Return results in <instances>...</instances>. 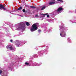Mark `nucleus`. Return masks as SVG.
<instances>
[{
    "instance_id": "f257e3e1",
    "label": "nucleus",
    "mask_w": 76,
    "mask_h": 76,
    "mask_svg": "<svg viewBox=\"0 0 76 76\" xmlns=\"http://www.w3.org/2000/svg\"><path fill=\"white\" fill-rule=\"evenodd\" d=\"M38 23H35L32 26V28L31 29V32H33L38 29V27H37V24Z\"/></svg>"
},
{
    "instance_id": "f03ea898",
    "label": "nucleus",
    "mask_w": 76,
    "mask_h": 76,
    "mask_svg": "<svg viewBox=\"0 0 76 76\" xmlns=\"http://www.w3.org/2000/svg\"><path fill=\"white\" fill-rule=\"evenodd\" d=\"M20 25H21V26L20 27H19L18 29H22V30H23L25 29L24 25H23L22 24L20 23Z\"/></svg>"
},
{
    "instance_id": "7ed1b4c3",
    "label": "nucleus",
    "mask_w": 76,
    "mask_h": 76,
    "mask_svg": "<svg viewBox=\"0 0 76 76\" xmlns=\"http://www.w3.org/2000/svg\"><path fill=\"white\" fill-rule=\"evenodd\" d=\"M60 35L62 37H65L66 36V34L64 31H62L61 33L60 34Z\"/></svg>"
},
{
    "instance_id": "20e7f679",
    "label": "nucleus",
    "mask_w": 76,
    "mask_h": 76,
    "mask_svg": "<svg viewBox=\"0 0 76 76\" xmlns=\"http://www.w3.org/2000/svg\"><path fill=\"white\" fill-rule=\"evenodd\" d=\"M5 7L3 5L0 4V9L1 10H2V9L4 10H6V9L4 8Z\"/></svg>"
},
{
    "instance_id": "39448f33",
    "label": "nucleus",
    "mask_w": 76,
    "mask_h": 76,
    "mask_svg": "<svg viewBox=\"0 0 76 76\" xmlns=\"http://www.w3.org/2000/svg\"><path fill=\"white\" fill-rule=\"evenodd\" d=\"M15 44L16 45V47H19V45H20V41H16L15 42Z\"/></svg>"
},
{
    "instance_id": "423d86ee",
    "label": "nucleus",
    "mask_w": 76,
    "mask_h": 76,
    "mask_svg": "<svg viewBox=\"0 0 76 76\" xmlns=\"http://www.w3.org/2000/svg\"><path fill=\"white\" fill-rule=\"evenodd\" d=\"M61 10H63V8L62 7H59L58 9L57 12H60V11H61Z\"/></svg>"
},
{
    "instance_id": "0eeeda50",
    "label": "nucleus",
    "mask_w": 76,
    "mask_h": 76,
    "mask_svg": "<svg viewBox=\"0 0 76 76\" xmlns=\"http://www.w3.org/2000/svg\"><path fill=\"white\" fill-rule=\"evenodd\" d=\"M7 48V49H10V50H13V48L11 46L10 47H9L8 46H7V47H6Z\"/></svg>"
},
{
    "instance_id": "6e6552de",
    "label": "nucleus",
    "mask_w": 76,
    "mask_h": 76,
    "mask_svg": "<svg viewBox=\"0 0 76 76\" xmlns=\"http://www.w3.org/2000/svg\"><path fill=\"white\" fill-rule=\"evenodd\" d=\"M55 3L56 2L54 1L50 2L49 3V5H52V4H55Z\"/></svg>"
},
{
    "instance_id": "1a4fd4ad",
    "label": "nucleus",
    "mask_w": 76,
    "mask_h": 76,
    "mask_svg": "<svg viewBox=\"0 0 76 76\" xmlns=\"http://www.w3.org/2000/svg\"><path fill=\"white\" fill-rule=\"evenodd\" d=\"M26 24L27 26H30V24L28 22H26Z\"/></svg>"
},
{
    "instance_id": "9d476101",
    "label": "nucleus",
    "mask_w": 76,
    "mask_h": 76,
    "mask_svg": "<svg viewBox=\"0 0 76 76\" xmlns=\"http://www.w3.org/2000/svg\"><path fill=\"white\" fill-rule=\"evenodd\" d=\"M22 11L23 12H24V13H27V12H28V11H25V9H23Z\"/></svg>"
},
{
    "instance_id": "9b49d317",
    "label": "nucleus",
    "mask_w": 76,
    "mask_h": 76,
    "mask_svg": "<svg viewBox=\"0 0 76 76\" xmlns=\"http://www.w3.org/2000/svg\"><path fill=\"white\" fill-rule=\"evenodd\" d=\"M30 8H32V9H35L36 7L34 6H31L30 7Z\"/></svg>"
},
{
    "instance_id": "f8f14e48",
    "label": "nucleus",
    "mask_w": 76,
    "mask_h": 76,
    "mask_svg": "<svg viewBox=\"0 0 76 76\" xmlns=\"http://www.w3.org/2000/svg\"><path fill=\"white\" fill-rule=\"evenodd\" d=\"M45 9V6H44L41 9V10H43L44 9Z\"/></svg>"
},
{
    "instance_id": "ddd939ff",
    "label": "nucleus",
    "mask_w": 76,
    "mask_h": 76,
    "mask_svg": "<svg viewBox=\"0 0 76 76\" xmlns=\"http://www.w3.org/2000/svg\"><path fill=\"white\" fill-rule=\"evenodd\" d=\"M22 9V7H20L19 8H18L17 9V10H21Z\"/></svg>"
},
{
    "instance_id": "4468645a",
    "label": "nucleus",
    "mask_w": 76,
    "mask_h": 76,
    "mask_svg": "<svg viewBox=\"0 0 76 76\" xmlns=\"http://www.w3.org/2000/svg\"><path fill=\"white\" fill-rule=\"evenodd\" d=\"M25 64H26V65H27V66H28V65H29V63H28L27 62H26L25 63Z\"/></svg>"
},
{
    "instance_id": "2eb2a0df",
    "label": "nucleus",
    "mask_w": 76,
    "mask_h": 76,
    "mask_svg": "<svg viewBox=\"0 0 76 76\" xmlns=\"http://www.w3.org/2000/svg\"><path fill=\"white\" fill-rule=\"evenodd\" d=\"M60 2H61V3H63V1L62 0H60L59 1Z\"/></svg>"
},
{
    "instance_id": "dca6fc26",
    "label": "nucleus",
    "mask_w": 76,
    "mask_h": 76,
    "mask_svg": "<svg viewBox=\"0 0 76 76\" xmlns=\"http://www.w3.org/2000/svg\"><path fill=\"white\" fill-rule=\"evenodd\" d=\"M3 76H8L7 75L4 74L3 75Z\"/></svg>"
},
{
    "instance_id": "f3484780",
    "label": "nucleus",
    "mask_w": 76,
    "mask_h": 76,
    "mask_svg": "<svg viewBox=\"0 0 76 76\" xmlns=\"http://www.w3.org/2000/svg\"><path fill=\"white\" fill-rule=\"evenodd\" d=\"M2 73V71L0 70V74H1Z\"/></svg>"
},
{
    "instance_id": "a211bd4d",
    "label": "nucleus",
    "mask_w": 76,
    "mask_h": 76,
    "mask_svg": "<svg viewBox=\"0 0 76 76\" xmlns=\"http://www.w3.org/2000/svg\"><path fill=\"white\" fill-rule=\"evenodd\" d=\"M47 18H48V17H50V15H47Z\"/></svg>"
},
{
    "instance_id": "6ab92c4d",
    "label": "nucleus",
    "mask_w": 76,
    "mask_h": 76,
    "mask_svg": "<svg viewBox=\"0 0 76 76\" xmlns=\"http://www.w3.org/2000/svg\"><path fill=\"white\" fill-rule=\"evenodd\" d=\"M38 31L39 32H41V30H40V29L38 30Z\"/></svg>"
},
{
    "instance_id": "aec40b11",
    "label": "nucleus",
    "mask_w": 76,
    "mask_h": 76,
    "mask_svg": "<svg viewBox=\"0 0 76 76\" xmlns=\"http://www.w3.org/2000/svg\"><path fill=\"white\" fill-rule=\"evenodd\" d=\"M10 41L11 42H13V40H12L11 39V40H10Z\"/></svg>"
},
{
    "instance_id": "412c9836",
    "label": "nucleus",
    "mask_w": 76,
    "mask_h": 76,
    "mask_svg": "<svg viewBox=\"0 0 76 76\" xmlns=\"http://www.w3.org/2000/svg\"><path fill=\"white\" fill-rule=\"evenodd\" d=\"M48 15V13L45 14V15Z\"/></svg>"
},
{
    "instance_id": "4be33fe9",
    "label": "nucleus",
    "mask_w": 76,
    "mask_h": 76,
    "mask_svg": "<svg viewBox=\"0 0 76 76\" xmlns=\"http://www.w3.org/2000/svg\"><path fill=\"white\" fill-rule=\"evenodd\" d=\"M48 15V13L45 14V15Z\"/></svg>"
},
{
    "instance_id": "5701e85b",
    "label": "nucleus",
    "mask_w": 76,
    "mask_h": 76,
    "mask_svg": "<svg viewBox=\"0 0 76 76\" xmlns=\"http://www.w3.org/2000/svg\"><path fill=\"white\" fill-rule=\"evenodd\" d=\"M42 15H43V16H45V14H42Z\"/></svg>"
},
{
    "instance_id": "b1692460",
    "label": "nucleus",
    "mask_w": 76,
    "mask_h": 76,
    "mask_svg": "<svg viewBox=\"0 0 76 76\" xmlns=\"http://www.w3.org/2000/svg\"><path fill=\"white\" fill-rule=\"evenodd\" d=\"M38 16V15L37 14V15H35V17H37V16Z\"/></svg>"
},
{
    "instance_id": "393cba45",
    "label": "nucleus",
    "mask_w": 76,
    "mask_h": 76,
    "mask_svg": "<svg viewBox=\"0 0 76 76\" xmlns=\"http://www.w3.org/2000/svg\"><path fill=\"white\" fill-rule=\"evenodd\" d=\"M57 0V1H60V0Z\"/></svg>"
},
{
    "instance_id": "a878e982",
    "label": "nucleus",
    "mask_w": 76,
    "mask_h": 76,
    "mask_svg": "<svg viewBox=\"0 0 76 76\" xmlns=\"http://www.w3.org/2000/svg\"><path fill=\"white\" fill-rule=\"evenodd\" d=\"M53 1H55V0H53Z\"/></svg>"
}]
</instances>
